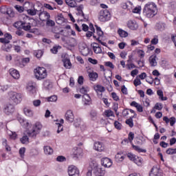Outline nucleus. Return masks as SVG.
I'll return each instance as SVG.
<instances>
[{"instance_id": "nucleus-1", "label": "nucleus", "mask_w": 176, "mask_h": 176, "mask_svg": "<svg viewBox=\"0 0 176 176\" xmlns=\"http://www.w3.org/2000/svg\"><path fill=\"white\" fill-rule=\"evenodd\" d=\"M17 120L23 127L27 129L26 133L30 138H33V140H35V138H36V136L41 133L43 126L42 123H41L40 122H36L32 126V124H31V122H30L28 120H24V118H23L22 117H18ZM32 126V129H28V127H31Z\"/></svg>"}, {"instance_id": "nucleus-2", "label": "nucleus", "mask_w": 176, "mask_h": 176, "mask_svg": "<svg viewBox=\"0 0 176 176\" xmlns=\"http://www.w3.org/2000/svg\"><path fill=\"white\" fill-rule=\"evenodd\" d=\"M143 14L147 19H152L157 14V6L156 3L150 1L144 5Z\"/></svg>"}, {"instance_id": "nucleus-3", "label": "nucleus", "mask_w": 176, "mask_h": 176, "mask_svg": "<svg viewBox=\"0 0 176 176\" xmlns=\"http://www.w3.org/2000/svg\"><path fill=\"white\" fill-rule=\"evenodd\" d=\"M34 74L37 80H43L47 78V70L46 68L42 67H38L34 69Z\"/></svg>"}, {"instance_id": "nucleus-4", "label": "nucleus", "mask_w": 176, "mask_h": 176, "mask_svg": "<svg viewBox=\"0 0 176 176\" xmlns=\"http://www.w3.org/2000/svg\"><path fill=\"white\" fill-rule=\"evenodd\" d=\"M90 168L95 176H104L105 175V169L97 163L91 162L90 164Z\"/></svg>"}, {"instance_id": "nucleus-5", "label": "nucleus", "mask_w": 176, "mask_h": 176, "mask_svg": "<svg viewBox=\"0 0 176 176\" xmlns=\"http://www.w3.org/2000/svg\"><path fill=\"white\" fill-rule=\"evenodd\" d=\"M39 19L41 21H45V20H46V25L48 27H54L56 25L54 21L50 19V14L47 12H41L39 14Z\"/></svg>"}, {"instance_id": "nucleus-6", "label": "nucleus", "mask_w": 176, "mask_h": 176, "mask_svg": "<svg viewBox=\"0 0 176 176\" xmlns=\"http://www.w3.org/2000/svg\"><path fill=\"white\" fill-rule=\"evenodd\" d=\"M98 19L101 23H107L111 20V12L108 10H101L99 12Z\"/></svg>"}, {"instance_id": "nucleus-7", "label": "nucleus", "mask_w": 176, "mask_h": 176, "mask_svg": "<svg viewBox=\"0 0 176 176\" xmlns=\"http://www.w3.org/2000/svg\"><path fill=\"white\" fill-rule=\"evenodd\" d=\"M8 97L10 100L14 102V104H20V102H21L23 96L20 93L10 91L8 94Z\"/></svg>"}, {"instance_id": "nucleus-8", "label": "nucleus", "mask_w": 176, "mask_h": 176, "mask_svg": "<svg viewBox=\"0 0 176 176\" xmlns=\"http://www.w3.org/2000/svg\"><path fill=\"white\" fill-rule=\"evenodd\" d=\"M35 5L31 2H25L24 4V8L26 9L28 14L30 16H35L38 12V10L34 9Z\"/></svg>"}, {"instance_id": "nucleus-9", "label": "nucleus", "mask_w": 176, "mask_h": 176, "mask_svg": "<svg viewBox=\"0 0 176 176\" xmlns=\"http://www.w3.org/2000/svg\"><path fill=\"white\" fill-rule=\"evenodd\" d=\"M94 149L96 152H107V146L102 142H95L94 144Z\"/></svg>"}, {"instance_id": "nucleus-10", "label": "nucleus", "mask_w": 176, "mask_h": 176, "mask_svg": "<svg viewBox=\"0 0 176 176\" xmlns=\"http://www.w3.org/2000/svg\"><path fill=\"white\" fill-rule=\"evenodd\" d=\"M67 174L69 176H79V168L75 165H70L67 168Z\"/></svg>"}, {"instance_id": "nucleus-11", "label": "nucleus", "mask_w": 176, "mask_h": 176, "mask_svg": "<svg viewBox=\"0 0 176 176\" xmlns=\"http://www.w3.org/2000/svg\"><path fill=\"white\" fill-rule=\"evenodd\" d=\"M100 164L102 167H104V168H111L113 164V162H112V160L110 158L104 157L100 160Z\"/></svg>"}, {"instance_id": "nucleus-12", "label": "nucleus", "mask_w": 176, "mask_h": 176, "mask_svg": "<svg viewBox=\"0 0 176 176\" xmlns=\"http://www.w3.org/2000/svg\"><path fill=\"white\" fill-rule=\"evenodd\" d=\"M126 26L131 31H137L138 30V23L134 19H130L126 22Z\"/></svg>"}, {"instance_id": "nucleus-13", "label": "nucleus", "mask_w": 176, "mask_h": 176, "mask_svg": "<svg viewBox=\"0 0 176 176\" xmlns=\"http://www.w3.org/2000/svg\"><path fill=\"white\" fill-rule=\"evenodd\" d=\"M94 89L95 90L98 98H102V94L105 91V87L101 85H96L94 86Z\"/></svg>"}, {"instance_id": "nucleus-14", "label": "nucleus", "mask_w": 176, "mask_h": 176, "mask_svg": "<svg viewBox=\"0 0 176 176\" xmlns=\"http://www.w3.org/2000/svg\"><path fill=\"white\" fill-rule=\"evenodd\" d=\"M149 176H163V171L157 166H153L150 171Z\"/></svg>"}, {"instance_id": "nucleus-15", "label": "nucleus", "mask_w": 176, "mask_h": 176, "mask_svg": "<svg viewBox=\"0 0 176 176\" xmlns=\"http://www.w3.org/2000/svg\"><path fill=\"white\" fill-rule=\"evenodd\" d=\"M65 120L69 123H72L75 120V116L74 115V111L72 110H67L65 115Z\"/></svg>"}, {"instance_id": "nucleus-16", "label": "nucleus", "mask_w": 176, "mask_h": 176, "mask_svg": "<svg viewBox=\"0 0 176 176\" xmlns=\"http://www.w3.org/2000/svg\"><path fill=\"white\" fill-rule=\"evenodd\" d=\"M55 124L57 126V133L60 134L64 130V119L60 118L55 120Z\"/></svg>"}, {"instance_id": "nucleus-17", "label": "nucleus", "mask_w": 176, "mask_h": 176, "mask_svg": "<svg viewBox=\"0 0 176 176\" xmlns=\"http://www.w3.org/2000/svg\"><path fill=\"white\" fill-rule=\"evenodd\" d=\"M72 156L74 159H82L83 157V151L81 148H76L73 150Z\"/></svg>"}, {"instance_id": "nucleus-18", "label": "nucleus", "mask_w": 176, "mask_h": 176, "mask_svg": "<svg viewBox=\"0 0 176 176\" xmlns=\"http://www.w3.org/2000/svg\"><path fill=\"white\" fill-rule=\"evenodd\" d=\"M76 15L79 16L78 20L80 21H83V20L86 19L85 17V14H83V5H80L76 8Z\"/></svg>"}, {"instance_id": "nucleus-19", "label": "nucleus", "mask_w": 176, "mask_h": 176, "mask_svg": "<svg viewBox=\"0 0 176 176\" xmlns=\"http://www.w3.org/2000/svg\"><path fill=\"white\" fill-rule=\"evenodd\" d=\"M116 162L117 163H122L124 159H126V154L122 151H119L116 153L115 156Z\"/></svg>"}, {"instance_id": "nucleus-20", "label": "nucleus", "mask_w": 176, "mask_h": 176, "mask_svg": "<svg viewBox=\"0 0 176 176\" xmlns=\"http://www.w3.org/2000/svg\"><path fill=\"white\" fill-rule=\"evenodd\" d=\"M74 126L76 127H79L81 130H85V128L86 127V125L85 124V122L82 120L81 118H76L74 120Z\"/></svg>"}, {"instance_id": "nucleus-21", "label": "nucleus", "mask_w": 176, "mask_h": 176, "mask_svg": "<svg viewBox=\"0 0 176 176\" xmlns=\"http://www.w3.org/2000/svg\"><path fill=\"white\" fill-rule=\"evenodd\" d=\"M9 74L14 79H20V72H19L17 69L11 68L9 69Z\"/></svg>"}, {"instance_id": "nucleus-22", "label": "nucleus", "mask_w": 176, "mask_h": 176, "mask_svg": "<svg viewBox=\"0 0 176 176\" xmlns=\"http://www.w3.org/2000/svg\"><path fill=\"white\" fill-rule=\"evenodd\" d=\"M26 89L30 95L35 94L36 90L35 89V84L29 82L26 86Z\"/></svg>"}, {"instance_id": "nucleus-23", "label": "nucleus", "mask_w": 176, "mask_h": 176, "mask_svg": "<svg viewBox=\"0 0 176 176\" xmlns=\"http://www.w3.org/2000/svg\"><path fill=\"white\" fill-rule=\"evenodd\" d=\"M4 112L6 115H12L14 112V106L12 104H7L4 108Z\"/></svg>"}, {"instance_id": "nucleus-24", "label": "nucleus", "mask_w": 176, "mask_h": 176, "mask_svg": "<svg viewBox=\"0 0 176 176\" xmlns=\"http://www.w3.org/2000/svg\"><path fill=\"white\" fill-rule=\"evenodd\" d=\"M131 9H129V12H132V13H135L136 14H141V10L142 8L140 6H134V4L132 3V6L131 7Z\"/></svg>"}, {"instance_id": "nucleus-25", "label": "nucleus", "mask_w": 176, "mask_h": 176, "mask_svg": "<svg viewBox=\"0 0 176 176\" xmlns=\"http://www.w3.org/2000/svg\"><path fill=\"white\" fill-rule=\"evenodd\" d=\"M23 112L28 118H32L34 116V110L30 107H25L23 109Z\"/></svg>"}, {"instance_id": "nucleus-26", "label": "nucleus", "mask_w": 176, "mask_h": 176, "mask_svg": "<svg viewBox=\"0 0 176 176\" xmlns=\"http://www.w3.org/2000/svg\"><path fill=\"white\" fill-rule=\"evenodd\" d=\"M131 106L136 108L138 112H144V107H142V105L135 101L131 102Z\"/></svg>"}, {"instance_id": "nucleus-27", "label": "nucleus", "mask_w": 176, "mask_h": 176, "mask_svg": "<svg viewBox=\"0 0 176 176\" xmlns=\"http://www.w3.org/2000/svg\"><path fill=\"white\" fill-rule=\"evenodd\" d=\"M62 61L63 63L65 68H66L67 69H71V68L72 67V63H71V60H69V58H64Z\"/></svg>"}, {"instance_id": "nucleus-28", "label": "nucleus", "mask_w": 176, "mask_h": 176, "mask_svg": "<svg viewBox=\"0 0 176 176\" xmlns=\"http://www.w3.org/2000/svg\"><path fill=\"white\" fill-rule=\"evenodd\" d=\"M82 101L84 102V105H91V98H90L89 94H85L82 96Z\"/></svg>"}, {"instance_id": "nucleus-29", "label": "nucleus", "mask_w": 176, "mask_h": 176, "mask_svg": "<svg viewBox=\"0 0 176 176\" xmlns=\"http://www.w3.org/2000/svg\"><path fill=\"white\" fill-rule=\"evenodd\" d=\"M91 46L93 47L94 53H96V54H100V53L102 52L101 47H100L98 43H94L91 44Z\"/></svg>"}, {"instance_id": "nucleus-30", "label": "nucleus", "mask_w": 176, "mask_h": 176, "mask_svg": "<svg viewBox=\"0 0 176 176\" xmlns=\"http://www.w3.org/2000/svg\"><path fill=\"white\" fill-rule=\"evenodd\" d=\"M43 151L45 155H46L47 156H50L53 155V148L50 146H44Z\"/></svg>"}, {"instance_id": "nucleus-31", "label": "nucleus", "mask_w": 176, "mask_h": 176, "mask_svg": "<svg viewBox=\"0 0 176 176\" xmlns=\"http://www.w3.org/2000/svg\"><path fill=\"white\" fill-rule=\"evenodd\" d=\"M88 76L91 82H96V80H97L98 78V74L94 72H88Z\"/></svg>"}, {"instance_id": "nucleus-32", "label": "nucleus", "mask_w": 176, "mask_h": 176, "mask_svg": "<svg viewBox=\"0 0 176 176\" xmlns=\"http://www.w3.org/2000/svg\"><path fill=\"white\" fill-rule=\"evenodd\" d=\"M80 52L82 54V56H89L90 54V49L87 47V46L85 45L83 47H80Z\"/></svg>"}, {"instance_id": "nucleus-33", "label": "nucleus", "mask_w": 176, "mask_h": 176, "mask_svg": "<svg viewBox=\"0 0 176 176\" xmlns=\"http://www.w3.org/2000/svg\"><path fill=\"white\" fill-rule=\"evenodd\" d=\"M148 61L151 67H156L157 65V61H156V56L153 55L149 57Z\"/></svg>"}, {"instance_id": "nucleus-34", "label": "nucleus", "mask_w": 176, "mask_h": 176, "mask_svg": "<svg viewBox=\"0 0 176 176\" xmlns=\"http://www.w3.org/2000/svg\"><path fill=\"white\" fill-rule=\"evenodd\" d=\"M133 162L136 164L137 166H142V164L144 163V160H142L141 157L136 155V157H135Z\"/></svg>"}, {"instance_id": "nucleus-35", "label": "nucleus", "mask_w": 176, "mask_h": 176, "mask_svg": "<svg viewBox=\"0 0 176 176\" xmlns=\"http://www.w3.org/2000/svg\"><path fill=\"white\" fill-rule=\"evenodd\" d=\"M131 6H133V2L131 1H127L122 4V9H127V10H130V9H131Z\"/></svg>"}, {"instance_id": "nucleus-36", "label": "nucleus", "mask_w": 176, "mask_h": 176, "mask_svg": "<svg viewBox=\"0 0 176 176\" xmlns=\"http://www.w3.org/2000/svg\"><path fill=\"white\" fill-rule=\"evenodd\" d=\"M118 34L121 38H127L129 36V33L122 29L118 30Z\"/></svg>"}, {"instance_id": "nucleus-37", "label": "nucleus", "mask_w": 176, "mask_h": 176, "mask_svg": "<svg viewBox=\"0 0 176 176\" xmlns=\"http://www.w3.org/2000/svg\"><path fill=\"white\" fill-rule=\"evenodd\" d=\"M22 28L24 31H30V30H31V23L22 21Z\"/></svg>"}, {"instance_id": "nucleus-38", "label": "nucleus", "mask_w": 176, "mask_h": 176, "mask_svg": "<svg viewBox=\"0 0 176 176\" xmlns=\"http://www.w3.org/2000/svg\"><path fill=\"white\" fill-rule=\"evenodd\" d=\"M132 148L139 153H145L146 152V150L141 148L139 146H135L134 144H132Z\"/></svg>"}, {"instance_id": "nucleus-39", "label": "nucleus", "mask_w": 176, "mask_h": 176, "mask_svg": "<svg viewBox=\"0 0 176 176\" xmlns=\"http://www.w3.org/2000/svg\"><path fill=\"white\" fill-rule=\"evenodd\" d=\"M43 86L45 89L50 90V89H52V87H53V83H52V82H50V80H47L44 81Z\"/></svg>"}, {"instance_id": "nucleus-40", "label": "nucleus", "mask_w": 176, "mask_h": 176, "mask_svg": "<svg viewBox=\"0 0 176 176\" xmlns=\"http://www.w3.org/2000/svg\"><path fill=\"white\" fill-rule=\"evenodd\" d=\"M89 118L91 120H97V111L96 110H91L89 112Z\"/></svg>"}, {"instance_id": "nucleus-41", "label": "nucleus", "mask_w": 176, "mask_h": 176, "mask_svg": "<svg viewBox=\"0 0 176 176\" xmlns=\"http://www.w3.org/2000/svg\"><path fill=\"white\" fill-rule=\"evenodd\" d=\"M65 3L70 8H76V1L75 0H65Z\"/></svg>"}, {"instance_id": "nucleus-42", "label": "nucleus", "mask_w": 176, "mask_h": 176, "mask_svg": "<svg viewBox=\"0 0 176 176\" xmlns=\"http://www.w3.org/2000/svg\"><path fill=\"white\" fill-rule=\"evenodd\" d=\"M79 91L81 94H84L85 96V94H88L87 93L90 91V88H89V87H82L80 88Z\"/></svg>"}, {"instance_id": "nucleus-43", "label": "nucleus", "mask_w": 176, "mask_h": 176, "mask_svg": "<svg viewBox=\"0 0 176 176\" xmlns=\"http://www.w3.org/2000/svg\"><path fill=\"white\" fill-rule=\"evenodd\" d=\"M7 134H8L11 140H16V138H17V133H16V132L8 130L7 131Z\"/></svg>"}, {"instance_id": "nucleus-44", "label": "nucleus", "mask_w": 176, "mask_h": 176, "mask_svg": "<svg viewBox=\"0 0 176 176\" xmlns=\"http://www.w3.org/2000/svg\"><path fill=\"white\" fill-rule=\"evenodd\" d=\"M104 116L107 118H111L115 116V114L113 113V111L111 109L105 110L104 112Z\"/></svg>"}, {"instance_id": "nucleus-45", "label": "nucleus", "mask_w": 176, "mask_h": 176, "mask_svg": "<svg viewBox=\"0 0 176 176\" xmlns=\"http://www.w3.org/2000/svg\"><path fill=\"white\" fill-rule=\"evenodd\" d=\"M157 30L159 31H164V28H166V23H159L156 24Z\"/></svg>"}, {"instance_id": "nucleus-46", "label": "nucleus", "mask_w": 176, "mask_h": 176, "mask_svg": "<svg viewBox=\"0 0 176 176\" xmlns=\"http://www.w3.org/2000/svg\"><path fill=\"white\" fill-rule=\"evenodd\" d=\"M2 144L3 146H5L7 152H10V151H12V148L9 146V145H8V140H6V139H2Z\"/></svg>"}, {"instance_id": "nucleus-47", "label": "nucleus", "mask_w": 176, "mask_h": 176, "mask_svg": "<svg viewBox=\"0 0 176 176\" xmlns=\"http://www.w3.org/2000/svg\"><path fill=\"white\" fill-rule=\"evenodd\" d=\"M157 96H159V97H160V100H162V101H166L167 97L163 96V91H162V89L157 90Z\"/></svg>"}, {"instance_id": "nucleus-48", "label": "nucleus", "mask_w": 176, "mask_h": 176, "mask_svg": "<svg viewBox=\"0 0 176 176\" xmlns=\"http://www.w3.org/2000/svg\"><path fill=\"white\" fill-rule=\"evenodd\" d=\"M136 53L140 58H144L145 57V52L142 50H137Z\"/></svg>"}, {"instance_id": "nucleus-49", "label": "nucleus", "mask_w": 176, "mask_h": 176, "mask_svg": "<svg viewBox=\"0 0 176 176\" xmlns=\"http://www.w3.org/2000/svg\"><path fill=\"white\" fill-rule=\"evenodd\" d=\"M61 49V46L60 45H54L52 49H51V52L53 53V54H57L58 52V50Z\"/></svg>"}, {"instance_id": "nucleus-50", "label": "nucleus", "mask_w": 176, "mask_h": 176, "mask_svg": "<svg viewBox=\"0 0 176 176\" xmlns=\"http://www.w3.org/2000/svg\"><path fill=\"white\" fill-rule=\"evenodd\" d=\"M34 54L36 58H41L43 56V52L42 50L34 51Z\"/></svg>"}, {"instance_id": "nucleus-51", "label": "nucleus", "mask_w": 176, "mask_h": 176, "mask_svg": "<svg viewBox=\"0 0 176 176\" xmlns=\"http://www.w3.org/2000/svg\"><path fill=\"white\" fill-rule=\"evenodd\" d=\"M56 162L64 163V162H67V158L63 155H59L56 157Z\"/></svg>"}, {"instance_id": "nucleus-52", "label": "nucleus", "mask_w": 176, "mask_h": 176, "mask_svg": "<svg viewBox=\"0 0 176 176\" xmlns=\"http://www.w3.org/2000/svg\"><path fill=\"white\" fill-rule=\"evenodd\" d=\"M21 144H28L30 142V138H28V136L24 135L21 138Z\"/></svg>"}, {"instance_id": "nucleus-53", "label": "nucleus", "mask_w": 176, "mask_h": 176, "mask_svg": "<svg viewBox=\"0 0 176 176\" xmlns=\"http://www.w3.org/2000/svg\"><path fill=\"white\" fill-rule=\"evenodd\" d=\"M142 82H141V80H140L138 76H137L133 80V85L134 86H135V87H137L138 86H140V85H142Z\"/></svg>"}, {"instance_id": "nucleus-54", "label": "nucleus", "mask_w": 176, "mask_h": 176, "mask_svg": "<svg viewBox=\"0 0 176 176\" xmlns=\"http://www.w3.org/2000/svg\"><path fill=\"white\" fill-rule=\"evenodd\" d=\"M127 157L131 160V162H133L134 160L137 157V155L133 154L132 153H128L126 154Z\"/></svg>"}, {"instance_id": "nucleus-55", "label": "nucleus", "mask_w": 176, "mask_h": 176, "mask_svg": "<svg viewBox=\"0 0 176 176\" xmlns=\"http://www.w3.org/2000/svg\"><path fill=\"white\" fill-rule=\"evenodd\" d=\"M47 101L49 102H56V101H57V96L54 95L47 98Z\"/></svg>"}, {"instance_id": "nucleus-56", "label": "nucleus", "mask_w": 176, "mask_h": 176, "mask_svg": "<svg viewBox=\"0 0 176 176\" xmlns=\"http://www.w3.org/2000/svg\"><path fill=\"white\" fill-rule=\"evenodd\" d=\"M96 32L98 36H102L104 35V32L101 30V28L98 27V25H96Z\"/></svg>"}, {"instance_id": "nucleus-57", "label": "nucleus", "mask_w": 176, "mask_h": 176, "mask_svg": "<svg viewBox=\"0 0 176 176\" xmlns=\"http://www.w3.org/2000/svg\"><path fill=\"white\" fill-rule=\"evenodd\" d=\"M167 155H175L176 153V148H168L166 150Z\"/></svg>"}, {"instance_id": "nucleus-58", "label": "nucleus", "mask_w": 176, "mask_h": 176, "mask_svg": "<svg viewBox=\"0 0 176 176\" xmlns=\"http://www.w3.org/2000/svg\"><path fill=\"white\" fill-rule=\"evenodd\" d=\"M114 127L117 129V130H120L122 129V124L119 122V121L114 122Z\"/></svg>"}, {"instance_id": "nucleus-59", "label": "nucleus", "mask_w": 176, "mask_h": 176, "mask_svg": "<svg viewBox=\"0 0 176 176\" xmlns=\"http://www.w3.org/2000/svg\"><path fill=\"white\" fill-rule=\"evenodd\" d=\"M41 100H33V105L35 107H41Z\"/></svg>"}, {"instance_id": "nucleus-60", "label": "nucleus", "mask_w": 176, "mask_h": 176, "mask_svg": "<svg viewBox=\"0 0 176 176\" xmlns=\"http://www.w3.org/2000/svg\"><path fill=\"white\" fill-rule=\"evenodd\" d=\"M25 153V147H21L20 149H19V155L21 156V157H24V155Z\"/></svg>"}, {"instance_id": "nucleus-61", "label": "nucleus", "mask_w": 176, "mask_h": 176, "mask_svg": "<svg viewBox=\"0 0 176 176\" xmlns=\"http://www.w3.org/2000/svg\"><path fill=\"white\" fill-rule=\"evenodd\" d=\"M157 43H159V38L157 36H155L151 40V45H157Z\"/></svg>"}, {"instance_id": "nucleus-62", "label": "nucleus", "mask_w": 176, "mask_h": 176, "mask_svg": "<svg viewBox=\"0 0 176 176\" xmlns=\"http://www.w3.org/2000/svg\"><path fill=\"white\" fill-rule=\"evenodd\" d=\"M128 140L131 144L133 143V140H134V133L130 132L129 133Z\"/></svg>"}, {"instance_id": "nucleus-63", "label": "nucleus", "mask_w": 176, "mask_h": 176, "mask_svg": "<svg viewBox=\"0 0 176 176\" xmlns=\"http://www.w3.org/2000/svg\"><path fill=\"white\" fill-rule=\"evenodd\" d=\"M14 27L15 28H22L23 27V21H18V22H16L14 24Z\"/></svg>"}, {"instance_id": "nucleus-64", "label": "nucleus", "mask_w": 176, "mask_h": 176, "mask_svg": "<svg viewBox=\"0 0 176 176\" xmlns=\"http://www.w3.org/2000/svg\"><path fill=\"white\" fill-rule=\"evenodd\" d=\"M126 124H129V127H133L134 126V122H133V118L126 120Z\"/></svg>"}]
</instances>
